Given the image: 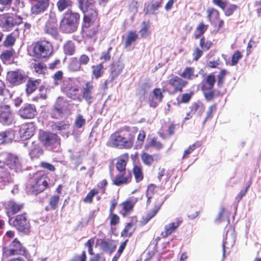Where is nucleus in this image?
<instances>
[{
	"label": "nucleus",
	"mask_w": 261,
	"mask_h": 261,
	"mask_svg": "<svg viewBox=\"0 0 261 261\" xmlns=\"http://www.w3.org/2000/svg\"><path fill=\"white\" fill-rule=\"evenodd\" d=\"M135 128L133 129L128 126L120 128L110 138L111 146L119 149H129L134 144L136 133Z\"/></svg>",
	"instance_id": "obj_1"
},
{
	"label": "nucleus",
	"mask_w": 261,
	"mask_h": 261,
	"mask_svg": "<svg viewBox=\"0 0 261 261\" xmlns=\"http://www.w3.org/2000/svg\"><path fill=\"white\" fill-rule=\"evenodd\" d=\"M49 178L41 172L36 173L29 180L27 191L29 194L37 195L47 188Z\"/></svg>",
	"instance_id": "obj_2"
},
{
	"label": "nucleus",
	"mask_w": 261,
	"mask_h": 261,
	"mask_svg": "<svg viewBox=\"0 0 261 261\" xmlns=\"http://www.w3.org/2000/svg\"><path fill=\"white\" fill-rule=\"evenodd\" d=\"M95 3L93 0H78L79 7L84 13V27H89L91 23L94 22L97 18L98 13Z\"/></svg>",
	"instance_id": "obj_3"
},
{
	"label": "nucleus",
	"mask_w": 261,
	"mask_h": 261,
	"mask_svg": "<svg viewBox=\"0 0 261 261\" xmlns=\"http://www.w3.org/2000/svg\"><path fill=\"white\" fill-rule=\"evenodd\" d=\"M80 18V14L78 13L73 12L70 9L67 10L63 14L60 23V29L62 31L65 33L75 32L78 28Z\"/></svg>",
	"instance_id": "obj_4"
},
{
	"label": "nucleus",
	"mask_w": 261,
	"mask_h": 261,
	"mask_svg": "<svg viewBox=\"0 0 261 261\" xmlns=\"http://www.w3.org/2000/svg\"><path fill=\"white\" fill-rule=\"evenodd\" d=\"M80 86L74 80L68 79L64 82L62 87V91L69 98L73 100H81L80 95Z\"/></svg>",
	"instance_id": "obj_5"
},
{
	"label": "nucleus",
	"mask_w": 261,
	"mask_h": 261,
	"mask_svg": "<svg viewBox=\"0 0 261 261\" xmlns=\"http://www.w3.org/2000/svg\"><path fill=\"white\" fill-rule=\"evenodd\" d=\"M43 31L45 35L53 39H58L59 34L57 29V19L54 15H49L43 27Z\"/></svg>",
	"instance_id": "obj_6"
},
{
	"label": "nucleus",
	"mask_w": 261,
	"mask_h": 261,
	"mask_svg": "<svg viewBox=\"0 0 261 261\" xmlns=\"http://www.w3.org/2000/svg\"><path fill=\"white\" fill-rule=\"evenodd\" d=\"M52 51L51 44L45 40L37 42L34 47V53L38 57H48L51 54Z\"/></svg>",
	"instance_id": "obj_7"
},
{
	"label": "nucleus",
	"mask_w": 261,
	"mask_h": 261,
	"mask_svg": "<svg viewBox=\"0 0 261 261\" xmlns=\"http://www.w3.org/2000/svg\"><path fill=\"white\" fill-rule=\"evenodd\" d=\"M14 227L20 232L28 234L30 231V224L25 214L17 215L13 221Z\"/></svg>",
	"instance_id": "obj_8"
},
{
	"label": "nucleus",
	"mask_w": 261,
	"mask_h": 261,
	"mask_svg": "<svg viewBox=\"0 0 261 261\" xmlns=\"http://www.w3.org/2000/svg\"><path fill=\"white\" fill-rule=\"evenodd\" d=\"M31 5V13L34 15L43 14L48 9L50 0H29Z\"/></svg>",
	"instance_id": "obj_9"
},
{
	"label": "nucleus",
	"mask_w": 261,
	"mask_h": 261,
	"mask_svg": "<svg viewBox=\"0 0 261 261\" xmlns=\"http://www.w3.org/2000/svg\"><path fill=\"white\" fill-rule=\"evenodd\" d=\"M27 77L25 72L20 69L7 73V80L13 86H18L24 82Z\"/></svg>",
	"instance_id": "obj_10"
},
{
	"label": "nucleus",
	"mask_w": 261,
	"mask_h": 261,
	"mask_svg": "<svg viewBox=\"0 0 261 261\" xmlns=\"http://www.w3.org/2000/svg\"><path fill=\"white\" fill-rule=\"evenodd\" d=\"M23 145L28 148L32 159L38 158L43 154V149L37 141H28L24 142Z\"/></svg>",
	"instance_id": "obj_11"
},
{
	"label": "nucleus",
	"mask_w": 261,
	"mask_h": 261,
	"mask_svg": "<svg viewBox=\"0 0 261 261\" xmlns=\"http://www.w3.org/2000/svg\"><path fill=\"white\" fill-rule=\"evenodd\" d=\"M24 252V248L16 239L11 243L8 247L4 248V253L8 256L23 254Z\"/></svg>",
	"instance_id": "obj_12"
},
{
	"label": "nucleus",
	"mask_w": 261,
	"mask_h": 261,
	"mask_svg": "<svg viewBox=\"0 0 261 261\" xmlns=\"http://www.w3.org/2000/svg\"><path fill=\"white\" fill-rule=\"evenodd\" d=\"M14 122V116L9 106H5L0 109V123L9 126Z\"/></svg>",
	"instance_id": "obj_13"
},
{
	"label": "nucleus",
	"mask_w": 261,
	"mask_h": 261,
	"mask_svg": "<svg viewBox=\"0 0 261 261\" xmlns=\"http://www.w3.org/2000/svg\"><path fill=\"white\" fill-rule=\"evenodd\" d=\"M124 65L122 62L118 61L113 63L110 68V80H106L105 82V88H107L108 85L110 82H113L121 73Z\"/></svg>",
	"instance_id": "obj_14"
},
{
	"label": "nucleus",
	"mask_w": 261,
	"mask_h": 261,
	"mask_svg": "<svg viewBox=\"0 0 261 261\" xmlns=\"http://www.w3.org/2000/svg\"><path fill=\"white\" fill-rule=\"evenodd\" d=\"M40 141L46 147L50 146L58 143L59 141L58 136L53 133L40 132L39 135Z\"/></svg>",
	"instance_id": "obj_15"
},
{
	"label": "nucleus",
	"mask_w": 261,
	"mask_h": 261,
	"mask_svg": "<svg viewBox=\"0 0 261 261\" xmlns=\"http://www.w3.org/2000/svg\"><path fill=\"white\" fill-rule=\"evenodd\" d=\"M22 18L14 15H8L4 17L3 27L7 31H10L14 27L22 23Z\"/></svg>",
	"instance_id": "obj_16"
},
{
	"label": "nucleus",
	"mask_w": 261,
	"mask_h": 261,
	"mask_svg": "<svg viewBox=\"0 0 261 261\" xmlns=\"http://www.w3.org/2000/svg\"><path fill=\"white\" fill-rule=\"evenodd\" d=\"M19 115L23 119H32L37 114L35 106L32 104L26 103L18 111Z\"/></svg>",
	"instance_id": "obj_17"
},
{
	"label": "nucleus",
	"mask_w": 261,
	"mask_h": 261,
	"mask_svg": "<svg viewBox=\"0 0 261 261\" xmlns=\"http://www.w3.org/2000/svg\"><path fill=\"white\" fill-rule=\"evenodd\" d=\"M24 207V204L11 199L6 203L5 208L9 217L20 211Z\"/></svg>",
	"instance_id": "obj_18"
},
{
	"label": "nucleus",
	"mask_w": 261,
	"mask_h": 261,
	"mask_svg": "<svg viewBox=\"0 0 261 261\" xmlns=\"http://www.w3.org/2000/svg\"><path fill=\"white\" fill-rule=\"evenodd\" d=\"M35 130V127L33 123L24 124L20 129V137L24 140L28 139L34 135Z\"/></svg>",
	"instance_id": "obj_19"
},
{
	"label": "nucleus",
	"mask_w": 261,
	"mask_h": 261,
	"mask_svg": "<svg viewBox=\"0 0 261 261\" xmlns=\"http://www.w3.org/2000/svg\"><path fill=\"white\" fill-rule=\"evenodd\" d=\"M169 84L173 87L175 92H181L183 88L187 84V82L175 76L169 81Z\"/></svg>",
	"instance_id": "obj_20"
},
{
	"label": "nucleus",
	"mask_w": 261,
	"mask_h": 261,
	"mask_svg": "<svg viewBox=\"0 0 261 261\" xmlns=\"http://www.w3.org/2000/svg\"><path fill=\"white\" fill-rule=\"evenodd\" d=\"M181 222V220L177 219L176 221L166 225L165 226V231L161 232V236L162 238H166L169 235L174 232L179 226Z\"/></svg>",
	"instance_id": "obj_21"
},
{
	"label": "nucleus",
	"mask_w": 261,
	"mask_h": 261,
	"mask_svg": "<svg viewBox=\"0 0 261 261\" xmlns=\"http://www.w3.org/2000/svg\"><path fill=\"white\" fill-rule=\"evenodd\" d=\"M93 89V85L90 83H87L86 85V87H84L83 90V97L88 105L91 104L94 100V97L92 96Z\"/></svg>",
	"instance_id": "obj_22"
},
{
	"label": "nucleus",
	"mask_w": 261,
	"mask_h": 261,
	"mask_svg": "<svg viewBox=\"0 0 261 261\" xmlns=\"http://www.w3.org/2000/svg\"><path fill=\"white\" fill-rule=\"evenodd\" d=\"M100 246L103 252L109 254L113 253L116 249V245L112 240H101Z\"/></svg>",
	"instance_id": "obj_23"
},
{
	"label": "nucleus",
	"mask_w": 261,
	"mask_h": 261,
	"mask_svg": "<svg viewBox=\"0 0 261 261\" xmlns=\"http://www.w3.org/2000/svg\"><path fill=\"white\" fill-rule=\"evenodd\" d=\"M6 165L16 172L20 169V164L18 158L12 154L8 155Z\"/></svg>",
	"instance_id": "obj_24"
},
{
	"label": "nucleus",
	"mask_w": 261,
	"mask_h": 261,
	"mask_svg": "<svg viewBox=\"0 0 261 261\" xmlns=\"http://www.w3.org/2000/svg\"><path fill=\"white\" fill-rule=\"evenodd\" d=\"M13 182L12 177L7 169L2 166H0V182L4 185Z\"/></svg>",
	"instance_id": "obj_25"
},
{
	"label": "nucleus",
	"mask_w": 261,
	"mask_h": 261,
	"mask_svg": "<svg viewBox=\"0 0 261 261\" xmlns=\"http://www.w3.org/2000/svg\"><path fill=\"white\" fill-rule=\"evenodd\" d=\"M14 138L12 130L8 129L0 133V145L11 142Z\"/></svg>",
	"instance_id": "obj_26"
},
{
	"label": "nucleus",
	"mask_w": 261,
	"mask_h": 261,
	"mask_svg": "<svg viewBox=\"0 0 261 261\" xmlns=\"http://www.w3.org/2000/svg\"><path fill=\"white\" fill-rule=\"evenodd\" d=\"M131 177L129 176H124L123 174H118L112 179L113 184L117 186H121L127 184L130 181Z\"/></svg>",
	"instance_id": "obj_27"
},
{
	"label": "nucleus",
	"mask_w": 261,
	"mask_h": 261,
	"mask_svg": "<svg viewBox=\"0 0 261 261\" xmlns=\"http://www.w3.org/2000/svg\"><path fill=\"white\" fill-rule=\"evenodd\" d=\"M164 202V200H162L157 204L155 205L153 208L149 211L144 218L145 223H147L151 219H152L158 212L161 206Z\"/></svg>",
	"instance_id": "obj_28"
},
{
	"label": "nucleus",
	"mask_w": 261,
	"mask_h": 261,
	"mask_svg": "<svg viewBox=\"0 0 261 261\" xmlns=\"http://www.w3.org/2000/svg\"><path fill=\"white\" fill-rule=\"evenodd\" d=\"M73 5L71 0H59L57 3V7L59 12H61L65 9L69 8Z\"/></svg>",
	"instance_id": "obj_29"
},
{
	"label": "nucleus",
	"mask_w": 261,
	"mask_h": 261,
	"mask_svg": "<svg viewBox=\"0 0 261 261\" xmlns=\"http://www.w3.org/2000/svg\"><path fill=\"white\" fill-rule=\"evenodd\" d=\"M163 0H152L150 5L147 7V13L155 14V11L161 7Z\"/></svg>",
	"instance_id": "obj_30"
},
{
	"label": "nucleus",
	"mask_w": 261,
	"mask_h": 261,
	"mask_svg": "<svg viewBox=\"0 0 261 261\" xmlns=\"http://www.w3.org/2000/svg\"><path fill=\"white\" fill-rule=\"evenodd\" d=\"M40 80H29L27 84L26 92L28 94L33 93L40 83Z\"/></svg>",
	"instance_id": "obj_31"
},
{
	"label": "nucleus",
	"mask_w": 261,
	"mask_h": 261,
	"mask_svg": "<svg viewBox=\"0 0 261 261\" xmlns=\"http://www.w3.org/2000/svg\"><path fill=\"white\" fill-rule=\"evenodd\" d=\"M13 49L5 50L1 55V58L5 64H10L13 59Z\"/></svg>",
	"instance_id": "obj_32"
},
{
	"label": "nucleus",
	"mask_w": 261,
	"mask_h": 261,
	"mask_svg": "<svg viewBox=\"0 0 261 261\" xmlns=\"http://www.w3.org/2000/svg\"><path fill=\"white\" fill-rule=\"evenodd\" d=\"M216 82L215 75L213 74H210L207 76L206 79V83L207 85H203L202 86V90H211L214 87V85Z\"/></svg>",
	"instance_id": "obj_33"
},
{
	"label": "nucleus",
	"mask_w": 261,
	"mask_h": 261,
	"mask_svg": "<svg viewBox=\"0 0 261 261\" xmlns=\"http://www.w3.org/2000/svg\"><path fill=\"white\" fill-rule=\"evenodd\" d=\"M138 37V36L135 32L129 31L125 41V46L128 47L130 46L132 43L135 41Z\"/></svg>",
	"instance_id": "obj_34"
},
{
	"label": "nucleus",
	"mask_w": 261,
	"mask_h": 261,
	"mask_svg": "<svg viewBox=\"0 0 261 261\" xmlns=\"http://www.w3.org/2000/svg\"><path fill=\"white\" fill-rule=\"evenodd\" d=\"M92 75L96 79L100 77L103 72V65L101 63L92 66Z\"/></svg>",
	"instance_id": "obj_35"
},
{
	"label": "nucleus",
	"mask_w": 261,
	"mask_h": 261,
	"mask_svg": "<svg viewBox=\"0 0 261 261\" xmlns=\"http://www.w3.org/2000/svg\"><path fill=\"white\" fill-rule=\"evenodd\" d=\"M64 51L65 54L72 55L75 52V46L71 41L67 42L64 46Z\"/></svg>",
	"instance_id": "obj_36"
},
{
	"label": "nucleus",
	"mask_w": 261,
	"mask_h": 261,
	"mask_svg": "<svg viewBox=\"0 0 261 261\" xmlns=\"http://www.w3.org/2000/svg\"><path fill=\"white\" fill-rule=\"evenodd\" d=\"M54 106L64 112L67 108V102L63 98L59 97Z\"/></svg>",
	"instance_id": "obj_37"
},
{
	"label": "nucleus",
	"mask_w": 261,
	"mask_h": 261,
	"mask_svg": "<svg viewBox=\"0 0 261 261\" xmlns=\"http://www.w3.org/2000/svg\"><path fill=\"white\" fill-rule=\"evenodd\" d=\"M149 24L148 22L143 21L142 23L141 29L139 33L142 38L146 37L149 33Z\"/></svg>",
	"instance_id": "obj_38"
},
{
	"label": "nucleus",
	"mask_w": 261,
	"mask_h": 261,
	"mask_svg": "<svg viewBox=\"0 0 261 261\" xmlns=\"http://www.w3.org/2000/svg\"><path fill=\"white\" fill-rule=\"evenodd\" d=\"M81 65L76 58H74L70 63L68 68L70 71H76L81 69Z\"/></svg>",
	"instance_id": "obj_39"
},
{
	"label": "nucleus",
	"mask_w": 261,
	"mask_h": 261,
	"mask_svg": "<svg viewBox=\"0 0 261 261\" xmlns=\"http://www.w3.org/2000/svg\"><path fill=\"white\" fill-rule=\"evenodd\" d=\"M194 71L193 67H186L180 75L184 78L191 79L194 75Z\"/></svg>",
	"instance_id": "obj_40"
},
{
	"label": "nucleus",
	"mask_w": 261,
	"mask_h": 261,
	"mask_svg": "<svg viewBox=\"0 0 261 261\" xmlns=\"http://www.w3.org/2000/svg\"><path fill=\"white\" fill-rule=\"evenodd\" d=\"M133 172L137 182H139L143 179V174L141 168L140 167L135 166L133 169Z\"/></svg>",
	"instance_id": "obj_41"
},
{
	"label": "nucleus",
	"mask_w": 261,
	"mask_h": 261,
	"mask_svg": "<svg viewBox=\"0 0 261 261\" xmlns=\"http://www.w3.org/2000/svg\"><path fill=\"white\" fill-rule=\"evenodd\" d=\"M86 124V119L82 115H78L75 120L74 125L76 127L80 128Z\"/></svg>",
	"instance_id": "obj_42"
},
{
	"label": "nucleus",
	"mask_w": 261,
	"mask_h": 261,
	"mask_svg": "<svg viewBox=\"0 0 261 261\" xmlns=\"http://www.w3.org/2000/svg\"><path fill=\"white\" fill-rule=\"evenodd\" d=\"M216 110V106L213 105L210 106L206 112V116L203 122V124H204L205 122L209 120H211L213 118V113Z\"/></svg>",
	"instance_id": "obj_43"
},
{
	"label": "nucleus",
	"mask_w": 261,
	"mask_h": 261,
	"mask_svg": "<svg viewBox=\"0 0 261 261\" xmlns=\"http://www.w3.org/2000/svg\"><path fill=\"white\" fill-rule=\"evenodd\" d=\"M63 114V112L62 110L54 106L51 112L52 118L59 119L62 117Z\"/></svg>",
	"instance_id": "obj_44"
},
{
	"label": "nucleus",
	"mask_w": 261,
	"mask_h": 261,
	"mask_svg": "<svg viewBox=\"0 0 261 261\" xmlns=\"http://www.w3.org/2000/svg\"><path fill=\"white\" fill-rule=\"evenodd\" d=\"M35 71L39 74L44 73L46 71L47 67L43 63L36 64L34 66Z\"/></svg>",
	"instance_id": "obj_45"
},
{
	"label": "nucleus",
	"mask_w": 261,
	"mask_h": 261,
	"mask_svg": "<svg viewBox=\"0 0 261 261\" xmlns=\"http://www.w3.org/2000/svg\"><path fill=\"white\" fill-rule=\"evenodd\" d=\"M15 41V38L13 36L12 34H9L3 42V45L5 47H9L12 46Z\"/></svg>",
	"instance_id": "obj_46"
},
{
	"label": "nucleus",
	"mask_w": 261,
	"mask_h": 261,
	"mask_svg": "<svg viewBox=\"0 0 261 261\" xmlns=\"http://www.w3.org/2000/svg\"><path fill=\"white\" fill-rule=\"evenodd\" d=\"M126 162L123 159H119L116 163V167L118 171L122 172L125 170Z\"/></svg>",
	"instance_id": "obj_47"
},
{
	"label": "nucleus",
	"mask_w": 261,
	"mask_h": 261,
	"mask_svg": "<svg viewBox=\"0 0 261 261\" xmlns=\"http://www.w3.org/2000/svg\"><path fill=\"white\" fill-rule=\"evenodd\" d=\"M97 193V191L95 189L91 190L84 198L83 201L86 203H91L92 202L93 197Z\"/></svg>",
	"instance_id": "obj_48"
},
{
	"label": "nucleus",
	"mask_w": 261,
	"mask_h": 261,
	"mask_svg": "<svg viewBox=\"0 0 261 261\" xmlns=\"http://www.w3.org/2000/svg\"><path fill=\"white\" fill-rule=\"evenodd\" d=\"M59 200L58 195H54L51 196L49 200V204L51 209L55 210L57 208Z\"/></svg>",
	"instance_id": "obj_49"
},
{
	"label": "nucleus",
	"mask_w": 261,
	"mask_h": 261,
	"mask_svg": "<svg viewBox=\"0 0 261 261\" xmlns=\"http://www.w3.org/2000/svg\"><path fill=\"white\" fill-rule=\"evenodd\" d=\"M141 158L143 163L147 165H150L153 161L152 156L147 153H143Z\"/></svg>",
	"instance_id": "obj_50"
},
{
	"label": "nucleus",
	"mask_w": 261,
	"mask_h": 261,
	"mask_svg": "<svg viewBox=\"0 0 261 261\" xmlns=\"http://www.w3.org/2000/svg\"><path fill=\"white\" fill-rule=\"evenodd\" d=\"M69 124L66 123L64 122H60L53 125V129L58 130L67 129L69 128Z\"/></svg>",
	"instance_id": "obj_51"
},
{
	"label": "nucleus",
	"mask_w": 261,
	"mask_h": 261,
	"mask_svg": "<svg viewBox=\"0 0 261 261\" xmlns=\"http://www.w3.org/2000/svg\"><path fill=\"white\" fill-rule=\"evenodd\" d=\"M199 45L203 50H207L211 47L212 43L210 41L205 42V38L203 37L200 40Z\"/></svg>",
	"instance_id": "obj_52"
},
{
	"label": "nucleus",
	"mask_w": 261,
	"mask_h": 261,
	"mask_svg": "<svg viewBox=\"0 0 261 261\" xmlns=\"http://www.w3.org/2000/svg\"><path fill=\"white\" fill-rule=\"evenodd\" d=\"M154 97L158 100L159 102L162 101L163 94L162 90L160 88H155L153 91Z\"/></svg>",
	"instance_id": "obj_53"
},
{
	"label": "nucleus",
	"mask_w": 261,
	"mask_h": 261,
	"mask_svg": "<svg viewBox=\"0 0 261 261\" xmlns=\"http://www.w3.org/2000/svg\"><path fill=\"white\" fill-rule=\"evenodd\" d=\"M135 202L127 200L123 203V208L126 212L132 211Z\"/></svg>",
	"instance_id": "obj_54"
},
{
	"label": "nucleus",
	"mask_w": 261,
	"mask_h": 261,
	"mask_svg": "<svg viewBox=\"0 0 261 261\" xmlns=\"http://www.w3.org/2000/svg\"><path fill=\"white\" fill-rule=\"evenodd\" d=\"M226 70L223 69L221 71L219 74L218 75L217 85L219 87H221L223 84V80L226 74Z\"/></svg>",
	"instance_id": "obj_55"
},
{
	"label": "nucleus",
	"mask_w": 261,
	"mask_h": 261,
	"mask_svg": "<svg viewBox=\"0 0 261 261\" xmlns=\"http://www.w3.org/2000/svg\"><path fill=\"white\" fill-rule=\"evenodd\" d=\"M207 19L208 21H211L212 17L213 16L217 18L219 17V12L215 9H209L207 10Z\"/></svg>",
	"instance_id": "obj_56"
},
{
	"label": "nucleus",
	"mask_w": 261,
	"mask_h": 261,
	"mask_svg": "<svg viewBox=\"0 0 261 261\" xmlns=\"http://www.w3.org/2000/svg\"><path fill=\"white\" fill-rule=\"evenodd\" d=\"M241 57L242 55L241 53L238 51H236L232 57L231 65L232 66L236 65L238 63L239 60L241 58Z\"/></svg>",
	"instance_id": "obj_57"
},
{
	"label": "nucleus",
	"mask_w": 261,
	"mask_h": 261,
	"mask_svg": "<svg viewBox=\"0 0 261 261\" xmlns=\"http://www.w3.org/2000/svg\"><path fill=\"white\" fill-rule=\"evenodd\" d=\"M90 61L89 57L85 54L81 55L79 59V62L80 63L81 65H87Z\"/></svg>",
	"instance_id": "obj_58"
},
{
	"label": "nucleus",
	"mask_w": 261,
	"mask_h": 261,
	"mask_svg": "<svg viewBox=\"0 0 261 261\" xmlns=\"http://www.w3.org/2000/svg\"><path fill=\"white\" fill-rule=\"evenodd\" d=\"M13 1L16 4L20 3V0H0V4L4 6L3 8H1L4 10V7H10Z\"/></svg>",
	"instance_id": "obj_59"
},
{
	"label": "nucleus",
	"mask_w": 261,
	"mask_h": 261,
	"mask_svg": "<svg viewBox=\"0 0 261 261\" xmlns=\"http://www.w3.org/2000/svg\"><path fill=\"white\" fill-rule=\"evenodd\" d=\"M112 47H110L107 51L103 52L101 54L100 59L101 60L104 61L105 62H107L110 60L111 59V55L110 54V51L112 50Z\"/></svg>",
	"instance_id": "obj_60"
},
{
	"label": "nucleus",
	"mask_w": 261,
	"mask_h": 261,
	"mask_svg": "<svg viewBox=\"0 0 261 261\" xmlns=\"http://www.w3.org/2000/svg\"><path fill=\"white\" fill-rule=\"evenodd\" d=\"M202 54V50H200L198 47H196L193 53V60L194 61L198 60Z\"/></svg>",
	"instance_id": "obj_61"
},
{
	"label": "nucleus",
	"mask_w": 261,
	"mask_h": 261,
	"mask_svg": "<svg viewBox=\"0 0 261 261\" xmlns=\"http://www.w3.org/2000/svg\"><path fill=\"white\" fill-rule=\"evenodd\" d=\"M150 145L158 149H160L163 147L162 143L160 142L157 141L156 139L154 138L150 140Z\"/></svg>",
	"instance_id": "obj_62"
},
{
	"label": "nucleus",
	"mask_w": 261,
	"mask_h": 261,
	"mask_svg": "<svg viewBox=\"0 0 261 261\" xmlns=\"http://www.w3.org/2000/svg\"><path fill=\"white\" fill-rule=\"evenodd\" d=\"M110 224L115 225L119 222V217L116 214H110Z\"/></svg>",
	"instance_id": "obj_63"
},
{
	"label": "nucleus",
	"mask_w": 261,
	"mask_h": 261,
	"mask_svg": "<svg viewBox=\"0 0 261 261\" xmlns=\"http://www.w3.org/2000/svg\"><path fill=\"white\" fill-rule=\"evenodd\" d=\"M70 261H86V252L83 251L80 256H76L73 258Z\"/></svg>",
	"instance_id": "obj_64"
}]
</instances>
